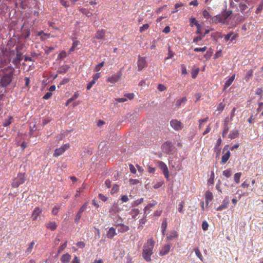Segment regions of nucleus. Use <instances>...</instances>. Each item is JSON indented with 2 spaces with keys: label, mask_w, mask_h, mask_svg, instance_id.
I'll use <instances>...</instances> for the list:
<instances>
[{
  "label": "nucleus",
  "mask_w": 263,
  "mask_h": 263,
  "mask_svg": "<svg viewBox=\"0 0 263 263\" xmlns=\"http://www.w3.org/2000/svg\"><path fill=\"white\" fill-rule=\"evenodd\" d=\"M155 245V241L153 238L147 240L144 245L142 250V257L148 262L151 261V255L153 254V250Z\"/></svg>",
  "instance_id": "1"
},
{
  "label": "nucleus",
  "mask_w": 263,
  "mask_h": 263,
  "mask_svg": "<svg viewBox=\"0 0 263 263\" xmlns=\"http://www.w3.org/2000/svg\"><path fill=\"white\" fill-rule=\"evenodd\" d=\"M14 70V68L11 66H8L3 70L5 74L1 79V84L2 86H7L11 82Z\"/></svg>",
  "instance_id": "2"
},
{
  "label": "nucleus",
  "mask_w": 263,
  "mask_h": 263,
  "mask_svg": "<svg viewBox=\"0 0 263 263\" xmlns=\"http://www.w3.org/2000/svg\"><path fill=\"white\" fill-rule=\"evenodd\" d=\"M26 180L24 173H18L17 176L13 179L12 182V186L17 188L20 185L24 183Z\"/></svg>",
  "instance_id": "3"
},
{
  "label": "nucleus",
  "mask_w": 263,
  "mask_h": 263,
  "mask_svg": "<svg viewBox=\"0 0 263 263\" xmlns=\"http://www.w3.org/2000/svg\"><path fill=\"white\" fill-rule=\"evenodd\" d=\"M170 125L175 130L177 131L181 130L184 127L183 123L176 119L172 120L170 121Z\"/></svg>",
  "instance_id": "4"
},
{
  "label": "nucleus",
  "mask_w": 263,
  "mask_h": 263,
  "mask_svg": "<svg viewBox=\"0 0 263 263\" xmlns=\"http://www.w3.org/2000/svg\"><path fill=\"white\" fill-rule=\"evenodd\" d=\"M70 147L69 144H66L62 146L61 147L59 148L55 149L54 151V153L53 154L54 156L58 157L62 154H63L67 149H68Z\"/></svg>",
  "instance_id": "5"
},
{
  "label": "nucleus",
  "mask_w": 263,
  "mask_h": 263,
  "mask_svg": "<svg viewBox=\"0 0 263 263\" xmlns=\"http://www.w3.org/2000/svg\"><path fill=\"white\" fill-rule=\"evenodd\" d=\"M158 166L161 171L163 172V173L165 176V177L168 180L169 179V171L166 165L162 161L158 162Z\"/></svg>",
  "instance_id": "6"
},
{
  "label": "nucleus",
  "mask_w": 263,
  "mask_h": 263,
  "mask_svg": "<svg viewBox=\"0 0 263 263\" xmlns=\"http://www.w3.org/2000/svg\"><path fill=\"white\" fill-rule=\"evenodd\" d=\"M147 66V62L145 57L139 56L138 60V70L141 71Z\"/></svg>",
  "instance_id": "7"
},
{
  "label": "nucleus",
  "mask_w": 263,
  "mask_h": 263,
  "mask_svg": "<svg viewBox=\"0 0 263 263\" xmlns=\"http://www.w3.org/2000/svg\"><path fill=\"white\" fill-rule=\"evenodd\" d=\"M228 147H229L228 145H226L223 148V152H224V151L225 150H227L228 148ZM230 155H231V153L229 151H228L225 154H224V153H223V155L221 158V163L222 164L226 163L228 161V160L229 159Z\"/></svg>",
  "instance_id": "8"
},
{
  "label": "nucleus",
  "mask_w": 263,
  "mask_h": 263,
  "mask_svg": "<svg viewBox=\"0 0 263 263\" xmlns=\"http://www.w3.org/2000/svg\"><path fill=\"white\" fill-rule=\"evenodd\" d=\"M122 76V74L121 73H115L111 76L109 77L107 79V82L110 83H115L119 81L120 80L121 77Z\"/></svg>",
  "instance_id": "9"
},
{
  "label": "nucleus",
  "mask_w": 263,
  "mask_h": 263,
  "mask_svg": "<svg viewBox=\"0 0 263 263\" xmlns=\"http://www.w3.org/2000/svg\"><path fill=\"white\" fill-rule=\"evenodd\" d=\"M230 200L228 197H226L222 201V204L216 208V211H220L223 210V209H226L228 208V205L229 204Z\"/></svg>",
  "instance_id": "10"
},
{
  "label": "nucleus",
  "mask_w": 263,
  "mask_h": 263,
  "mask_svg": "<svg viewBox=\"0 0 263 263\" xmlns=\"http://www.w3.org/2000/svg\"><path fill=\"white\" fill-rule=\"evenodd\" d=\"M42 213V210L39 208L36 207L33 210L32 214L31 215V219L33 221H35L37 219L38 217L40 216V214Z\"/></svg>",
  "instance_id": "11"
},
{
  "label": "nucleus",
  "mask_w": 263,
  "mask_h": 263,
  "mask_svg": "<svg viewBox=\"0 0 263 263\" xmlns=\"http://www.w3.org/2000/svg\"><path fill=\"white\" fill-rule=\"evenodd\" d=\"M237 37L238 35L237 34H234L232 31L229 32L224 36V38L226 41H228L230 40L231 42L236 40Z\"/></svg>",
  "instance_id": "12"
},
{
  "label": "nucleus",
  "mask_w": 263,
  "mask_h": 263,
  "mask_svg": "<svg viewBox=\"0 0 263 263\" xmlns=\"http://www.w3.org/2000/svg\"><path fill=\"white\" fill-rule=\"evenodd\" d=\"M87 206V203H85L80 209L79 211L78 212V213H77V214L76 215V218H75L76 222L77 223L79 222V221L81 217V214H82V212L83 211H84V210L86 209Z\"/></svg>",
  "instance_id": "13"
},
{
  "label": "nucleus",
  "mask_w": 263,
  "mask_h": 263,
  "mask_svg": "<svg viewBox=\"0 0 263 263\" xmlns=\"http://www.w3.org/2000/svg\"><path fill=\"white\" fill-rule=\"evenodd\" d=\"M163 147L166 152L169 153L173 149V144L172 142L167 141L163 145Z\"/></svg>",
  "instance_id": "14"
},
{
  "label": "nucleus",
  "mask_w": 263,
  "mask_h": 263,
  "mask_svg": "<svg viewBox=\"0 0 263 263\" xmlns=\"http://www.w3.org/2000/svg\"><path fill=\"white\" fill-rule=\"evenodd\" d=\"M71 259V255L68 253L63 254L61 257L62 263H69Z\"/></svg>",
  "instance_id": "15"
},
{
  "label": "nucleus",
  "mask_w": 263,
  "mask_h": 263,
  "mask_svg": "<svg viewBox=\"0 0 263 263\" xmlns=\"http://www.w3.org/2000/svg\"><path fill=\"white\" fill-rule=\"evenodd\" d=\"M205 198L206 203L208 205L209 202L213 200V196L212 193L210 191H207L205 193Z\"/></svg>",
  "instance_id": "16"
},
{
  "label": "nucleus",
  "mask_w": 263,
  "mask_h": 263,
  "mask_svg": "<svg viewBox=\"0 0 263 263\" xmlns=\"http://www.w3.org/2000/svg\"><path fill=\"white\" fill-rule=\"evenodd\" d=\"M212 21L213 23H221L222 24H224V19H223L220 15H217L216 16H214L212 18Z\"/></svg>",
  "instance_id": "17"
},
{
  "label": "nucleus",
  "mask_w": 263,
  "mask_h": 263,
  "mask_svg": "<svg viewBox=\"0 0 263 263\" xmlns=\"http://www.w3.org/2000/svg\"><path fill=\"white\" fill-rule=\"evenodd\" d=\"M235 78V74H234L232 77L229 78V79L226 82L224 85V90H226L233 83Z\"/></svg>",
  "instance_id": "18"
},
{
  "label": "nucleus",
  "mask_w": 263,
  "mask_h": 263,
  "mask_svg": "<svg viewBox=\"0 0 263 263\" xmlns=\"http://www.w3.org/2000/svg\"><path fill=\"white\" fill-rule=\"evenodd\" d=\"M105 31L104 29H101L97 31L95 34V38L97 39H103L104 37Z\"/></svg>",
  "instance_id": "19"
},
{
  "label": "nucleus",
  "mask_w": 263,
  "mask_h": 263,
  "mask_svg": "<svg viewBox=\"0 0 263 263\" xmlns=\"http://www.w3.org/2000/svg\"><path fill=\"white\" fill-rule=\"evenodd\" d=\"M170 248L171 247L168 245L164 246L160 251V255L161 256H163L167 254L170 251Z\"/></svg>",
  "instance_id": "20"
},
{
  "label": "nucleus",
  "mask_w": 263,
  "mask_h": 263,
  "mask_svg": "<svg viewBox=\"0 0 263 263\" xmlns=\"http://www.w3.org/2000/svg\"><path fill=\"white\" fill-rule=\"evenodd\" d=\"M116 235L117 233L116 232V229L113 227H111L108 230L106 236L109 238H112L114 236Z\"/></svg>",
  "instance_id": "21"
},
{
  "label": "nucleus",
  "mask_w": 263,
  "mask_h": 263,
  "mask_svg": "<svg viewBox=\"0 0 263 263\" xmlns=\"http://www.w3.org/2000/svg\"><path fill=\"white\" fill-rule=\"evenodd\" d=\"M46 228L51 231H54L57 229V224L55 222H49L46 224Z\"/></svg>",
  "instance_id": "22"
},
{
  "label": "nucleus",
  "mask_w": 263,
  "mask_h": 263,
  "mask_svg": "<svg viewBox=\"0 0 263 263\" xmlns=\"http://www.w3.org/2000/svg\"><path fill=\"white\" fill-rule=\"evenodd\" d=\"M139 214V210L138 209H133L130 212V215L134 219H137L138 215Z\"/></svg>",
  "instance_id": "23"
},
{
  "label": "nucleus",
  "mask_w": 263,
  "mask_h": 263,
  "mask_svg": "<svg viewBox=\"0 0 263 263\" xmlns=\"http://www.w3.org/2000/svg\"><path fill=\"white\" fill-rule=\"evenodd\" d=\"M232 11H227L223 12L221 14H220V16L224 19V24L227 23V20L228 18V17L231 14Z\"/></svg>",
  "instance_id": "24"
},
{
  "label": "nucleus",
  "mask_w": 263,
  "mask_h": 263,
  "mask_svg": "<svg viewBox=\"0 0 263 263\" xmlns=\"http://www.w3.org/2000/svg\"><path fill=\"white\" fill-rule=\"evenodd\" d=\"M239 135V132L237 129L233 130L229 135V138L232 139L237 138Z\"/></svg>",
  "instance_id": "25"
},
{
  "label": "nucleus",
  "mask_w": 263,
  "mask_h": 263,
  "mask_svg": "<svg viewBox=\"0 0 263 263\" xmlns=\"http://www.w3.org/2000/svg\"><path fill=\"white\" fill-rule=\"evenodd\" d=\"M118 226L119 227L118 231L121 233H124L129 230L128 227L123 224H118Z\"/></svg>",
  "instance_id": "26"
},
{
  "label": "nucleus",
  "mask_w": 263,
  "mask_h": 263,
  "mask_svg": "<svg viewBox=\"0 0 263 263\" xmlns=\"http://www.w3.org/2000/svg\"><path fill=\"white\" fill-rule=\"evenodd\" d=\"M253 70L251 69V70H248L247 73H246V74L245 77V80L246 81H248L250 79V78H251L253 76Z\"/></svg>",
  "instance_id": "27"
},
{
  "label": "nucleus",
  "mask_w": 263,
  "mask_h": 263,
  "mask_svg": "<svg viewBox=\"0 0 263 263\" xmlns=\"http://www.w3.org/2000/svg\"><path fill=\"white\" fill-rule=\"evenodd\" d=\"M79 97V93L78 92H76L74 95L70 98H69L67 101V105H68L69 103H70L76 99H77Z\"/></svg>",
  "instance_id": "28"
},
{
  "label": "nucleus",
  "mask_w": 263,
  "mask_h": 263,
  "mask_svg": "<svg viewBox=\"0 0 263 263\" xmlns=\"http://www.w3.org/2000/svg\"><path fill=\"white\" fill-rule=\"evenodd\" d=\"M222 174L226 177L229 178L232 175V173L230 169H228L223 171Z\"/></svg>",
  "instance_id": "29"
},
{
  "label": "nucleus",
  "mask_w": 263,
  "mask_h": 263,
  "mask_svg": "<svg viewBox=\"0 0 263 263\" xmlns=\"http://www.w3.org/2000/svg\"><path fill=\"white\" fill-rule=\"evenodd\" d=\"M79 41H74L73 42L72 45L71 47L70 48L69 51V53L70 54L71 52L74 51L75 50V49L76 47L78 45Z\"/></svg>",
  "instance_id": "30"
},
{
  "label": "nucleus",
  "mask_w": 263,
  "mask_h": 263,
  "mask_svg": "<svg viewBox=\"0 0 263 263\" xmlns=\"http://www.w3.org/2000/svg\"><path fill=\"white\" fill-rule=\"evenodd\" d=\"M241 175V173H237L235 174L234 176V180L236 183H238L239 182Z\"/></svg>",
  "instance_id": "31"
},
{
  "label": "nucleus",
  "mask_w": 263,
  "mask_h": 263,
  "mask_svg": "<svg viewBox=\"0 0 263 263\" xmlns=\"http://www.w3.org/2000/svg\"><path fill=\"white\" fill-rule=\"evenodd\" d=\"M12 120V117H9L8 119H7L5 120V121L3 123V126H7L9 125L11 123Z\"/></svg>",
  "instance_id": "32"
},
{
  "label": "nucleus",
  "mask_w": 263,
  "mask_h": 263,
  "mask_svg": "<svg viewBox=\"0 0 263 263\" xmlns=\"http://www.w3.org/2000/svg\"><path fill=\"white\" fill-rule=\"evenodd\" d=\"M177 237H178V234H177V232L173 231L171 233V234L167 237V238H168V239H173L174 238H177Z\"/></svg>",
  "instance_id": "33"
},
{
  "label": "nucleus",
  "mask_w": 263,
  "mask_h": 263,
  "mask_svg": "<svg viewBox=\"0 0 263 263\" xmlns=\"http://www.w3.org/2000/svg\"><path fill=\"white\" fill-rule=\"evenodd\" d=\"M186 101V99L185 97H183L180 100H178L176 102V106H180L181 104L183 102H185V101Z\"/></svg>",
  "instance_id": "34"
},
{
  "label": "nucleus",
  "mask_w": 263,
  "mask_h": 263,
  "mask_svg": "<svg viewBox=\"0 0 263 263\" xmlns=\"http://www.w3.org/2000/svg\"><path fill=\"white\" fill-rule=\"evenodd\" d=\"M119 189V186L117 184H114L111 190V193L112 194H115L118 192Z\"/></svg>",
  "instance_id": "35"
},
{
  "label": "nucleus",
  "mask_w": 263,
  "mask_h": 263,
  "mask_svg": "<svg viewBox=\"0 0 263 263\" xmlns=\"http://www.w3.org/2000/svg\"><path fill=\"white\" fill-rule=\"evenodd\" d=\"M143 198H140L139 199H137L134 201V202L133 203L132 205L133 206H138L140 204L143 202Z\"/></svg>",
  "instance_id": "36"
},
{
  "label": "nucleus",
  "mask_w": 263,
  "mask_h": 263,
  "mask_svg": "<svg viewBox=\"0 0 263 263\" xmlns=\"http://www.w3.org/2000/svg\"><path fill=\"white\" fill-rule=\"evenodd\" d=\"M214 173L213 172H212L211 174V177L210 179L208 180V183L209 185H212L214 183Z\"/></svg>",
  "instance_id": "37"
},
{
  "label": "nucleus",
  "mask_w": 263,
  "mask_h": 263,
  "mask_svg": "<svg viewBox=\"0 0 263 263\" xmlns=\"http://www.w3.org/2000/svg\"><path fill=\"white\" fill-rule=\"evenodd\" d=\"M67 241H66L63 244H62L59 248L58 250V254L60 253L63 251L67 247Z\"/></svg>",
  "instance_id": "38"
},
{
  "label": "nucleus",
  "mask_w": 263,
  "mask_h": 263,
  "mask_svg": "<svg viewBox=\"0 0 263 263\" xmlns=\"http://www.w3.org/2000/svg\"><path fill=\"white\" fill-rule=\"evenodd\" d=\"M149 28V24H145L143 25L142 26L140 27L139 28V31L140 32H142L145 30H146Z\"/></svg>",
  "instance_id": "39"
},
{
  "label": "nucleus",
  "mask_w": 263,
  "mask_h": 263,
  "mask_svg": "<svg viewBox=\"0 0 263 263\" xmlns=\"http://www.w3.org/2000/svg\"><path fill=\"white\" fill-rule=\"evenodd\" d=\"M195 252L197 257L201 260L203 261L202 258V254L198 248L195 249Z\"/></svg>",
  "instance_id": "40"
},
{
  "label": "nucleus",
  "mask_w": 263,
  "mask_h": 263,
  "mask_svg": "<svg viewBox=\"0 0 263 263\" xmlns=\"http://www.w3.org/2000/svg\"><path fill=\"white\" fill-rule=\"evenodd\" d=\"M208 120V118L207 117L204 119H200L199 120V128L200 129H201L202 128V124H203L204 123L206 122Z\"/></svg>",
  "instance_id": "41"
},
{
  "label": "nucleus",
  "mask_w": 263,
  "mask_h": 263,
  "mask_svg": "<svg viewBox=\"0 0 263 263\" xmlns=\"http://www.w3.org/2000/svg\"><path fill=\"white\" fill-rule=\"evenodd\" d=\"M224 104L222 103H219L217 107V111H219V112H221L224 109Z\"/></svg>",
  "instance_id": "42"
},
{
  "label": "nucleus",
  "mask_w": 263,
  "mask_h": 263,
  "mask_svg": "<svg viewBox=\"0 0 263 263\" xmlns=\"http://www.w3.org/2000/svg\"><path fill=\"white\" fill-rule=\"evenodd\" d=\"M104 66V62L98 64L95 68L94 70L96 71H99L101 68Z\"/></svg>",
  "instance_id": "43"
},
{
  "label": "nucleus",
  "mask_w": 263,
  "mask_h": 263,
  "mask_svg": "<svg viewBox=\"0 0 263 263\" xmlns=\"http://www.w3.org/2000/svg\"><path fill=\"white\" fill-rule=\"evenodd\" d=\"M69 67L68 66H66L65 67H63L60 68V69L58 71L59 73H65L66 72L68 69Z\"/></svg>",
  "instance_id": "44"
},
{
  "label": "nucleus",
  "mask_w": 263,
  "mask_h": 263,
  "mask_svg": "<svg viewBox=\"0 0 263 263\" xmlns=\"http://www.w3.org/2000/svg\"><path fill=\"white\" fill-rule=\"evenodd\" d=\"M207 48L206 46H204L202 48H195L194 49V51L195 52H204L206 50Z\"/></svg>",
  "instance_id": "45"
},
{
  "label": "nucleus",
  "mask_w": 263,
  "mask_h": 263,
  "mask_svg": "<svg viewBox=\"0 0 263 263\" xmlns=\"http://www.w3.org/2000/svg\"><path fill=\"white\" fill-rule=\"evenodd\" d=\"M209 224L205 221H203L202 223V229L203 231H206L208 229Z\"/></svg>",
  "instance_id": "46"
},
{
  "label": "nucleus",
  "mask_w": 263,
  "mask_h": 263,
  "mask_svg": "<svg viewBox=\"0 0 263 263\" xmlns=\"http://www.w3.org/2000/svg\"><path fill=\"white\" fill-rule=\"evenodd\" d=\"M81 10L82 12L84 14H85L87 17H90L92 15L91 12L86 11L85 9H82Z\"/></svg>",
  "instance_id": "47"
},
{
  "label": "nucleus",
  "mask_w": 263,
  "mask_h": 263,
  "mask_svg": "<svg viewBox=\"0 0 263 263\" xmlns=\"http://www.w3.org/2000/svg\"><path fill=\"white\" fill-rule=\"evenodd\" d=\"M34 245V242H31L29 244L28 248L27 249L26 252L27 253H30L31 252L33 248Z\"/></svg>",
  "instance_id": "48"
},
{
  "label": "nucleus",
  "mask_w": 263,
  "mask_h": 263,
  "mask_svg": "<svg viewBox=\"0 0 263 263\" xmlns=\"http://www.w3.org/2000/svg\"><path fill=\"white\" fill-rule=\"evenodd\" d=\"M67 56V53L65 51H61L58 55V58L59 59H63Z\"/></svg>",
  "instance_id": "49"
},
{
  "label": "nucleus",
  "mask_w": 263,
  "mask_h": 263,
  "mask_svg": "<svg viewBox=\"0 0 263 263\" xmlns=\"http://www.w3.org/2000/svg\"><path fill=\"white\" fill-rule=\"evenodd\" d=\"M60 206H55L53 207L52 210V213L53 215H57L58 213L59 212V210L60 209Z\"/></svg>",
  "instance_id": "50"
},
{
  "label": "nucleus",
  "mask_w": 263,
  "mask_h": 263,
  "mask_svg": "<svg viewBox=\"0 0 263 263\" xmlns=\"http://www.w3.org/2000/svg\"><path fill=\"white\" fill-rule=\"evenodd\" d=\"M158 89L160 91H163L166 90V87L163 84H159L157 87Z\"/></svg>",
  "instance_id": "51"
},
{
  "label": "nucleus",
  "mask_w": 263,
  "mask_h": 263,
  "mask_svg": "<svg viewBox=\"0 0 263 263\" xmlns=\"http://www.w3.org/2000/svg\"><path fill=\"white\" fill-rule=\"evenodd\" d=\"M174 55V53L172 51H171L170 48L169 47L168 48V56L165 58V60H168L169 59H171L173 57V56Z\"/></svg>",
  "instance_id": "52"
},
{
  "label": "nucleus",
  "mask_w": 263,
  "mask_h": 263,
  "mask_svg": "<svg viewBox=\"0 0 263 263\" xmlns=\"http://www.w3.org/2000/svg\"><path fill=\"white\" fill-rule=\"evenodd\" d=\"M198 72H199L198 69H195V70H192V71L191 72L192 77L193 79H195L197 75L198 74Z\"/></svg>",
  "instance_id": "53"
},
{
  "label": "nucleus",
  "mask_w": 263,
  "mask_h": 263,
  "mask_svg": "<svg viewBox=\"0 0 263 263\" xmlns=\"http://www.w3.org/2000/svg\"><path fill=\"white\" fill-rule=\"evenodd\" d=\"M204 36V35H201L198 36H197L194 39L193 42H195V43L198 42V41L201 40Z\"/></svg>",
  "instance_id": "54"
},
{
  "label": "nucleus",
  "mask_w": 263,
  "mask_h": 263,
  "mask_svg": "<svg viewBox=\"0 0 263 263\" xmlns=\"http://www.w3.org/2000/svg\"><path fill=\"white\" fill-rule=\"evenodd\" d=\"M120 199L123 202H126L129 200L128 196L126 195L121 196Z\"/></svg>",
  "instance_id": "55"
},
{
  "label": "nucleus",
  "mask_w": 263,
  "mask_h": 263,
  "mask_svg": "<svg viewBox=\"0 0 263 263\" xmlns=\"http://www.w3.org/2000/svg\"><path fill=\"white\" fill-rule=\"evenodd\" d=\"M52 93L51 92H47L43 97L44 99L47 100L52 96Z\"/></svg>",
  "instance_id": "56"
},
{
  "label": "nucleus",
  "mask_w": 263,
  "mask_h": 263,
  "mask_svg": "<svg viewBox=\"0 0 263 263\" xmlns=\"http://www.w3.org/2000/svg\"><path fill=\"white\" fill-rule=\"evenodd\" d=\"M76 245L78 247L80 248H83L85 246V243L83 241H79L77 243Z\"/></svg>",
  "instance_id": "57"
},
{
  "label": "nucleus",
  "mask_w": 263,
  "mask_h": 263,
  "mask_svg": "<svg viewBox=\"0 0 263 263\" xmlns=\"http://www.w3.org/2000/svg\"><path fill=\"white\" fill-rule=\"evenodd\" d=\"M197 28V30L196 31L197 34H201V26L199 23H196V25Z\"/></svg>",
  "instance_id": "58"
},
{
  "label": "nucleus",
  "mask_w": 263,
  "mask_h": 263,
  "mask_svg": "<svg viewBox=\"0 0 263 263\" xmlns=\"http://www.w3.org/2000/svg\"><path fill=\"white\" fill-rule=\"evenodd\" d=\"M125 96L127 97L129 100H132L134 98V94L133 93H126Z\"/></svg>",
  "instance_id": "59"
},
{
  "label": "nucleus",
  "mask_w": 263,
  "mask_h": 263,
  "mask_svg": "<svg viewBox=\"0 0 263 263\" xmlns=\"http://www.w3.org/2000/svg\"><path fill=\"white\" fill-rule=\"evenodd\" d=\"M69 81V79L68 78H64L62 80V81L60 83V85H64L67 83Z\"/></svg>",
  "instance_id": "60"
},
{
  "label": "nucleus",
  "mask_w": 263,
  "mask_h": 263,
  "mask_svg": "<svg viewBox=\"0 0 263 263\" xmlns=\"http://www.w3.org/2000/svg\"><path fill=\"white\" fill-rule=\"evenodd\" d=\"M236 108L235 107H234L232 110H231V120H232L233 117L235 115V111H236Z\"/></svg>",
  "instance_id": "61"
},
{
  "label": "nucleus",
  "mask_w": 263,
  "mask_h": 263,
  "mask_svg": "<svg viewBox=\"0 0 263 263\" xmlns=\"http://www.w3.org/2000/svg\"><path fill=\"white\" fill-rule=\"evenodd\" d=\"M96 82L94 80H92L87 86V89L89 90L92 85L95 84Z\"/></svg>",
  "instance_id": "62"
},
{
  "label": "nucleus",
  "mask_w": 263,
  "mask_h": 263,
  "mask_svg": "<svg viewBox=\"0 0 263 263\" xmlns=\"http://www.w3.org/2000/svg\"><path fill=\"white\" fill-rule=\"evenodd\" d=\"M129 168L131 173L133 174H135L136 173V169L134 167V166L132 164L129 165Z\"/></svg>",
  "instance_id": "63"
},
{
  "label": "nucleus",
  "mask_w": 263,
  "mask_h": 263,
  "mask_svg": "<svg viewBox=\"0 0 263 263\" xmlns=\"http://www.w3.org/2000/svg\"><path fill=\"white\" fill-rule=\"evenodd\" d=\"M202 15L203 16L206 18H208L210 16V14L208 12V11H206V10H204L202 12Z\"/></svg>",
  "instance_id": "64"
}]
</instances>
